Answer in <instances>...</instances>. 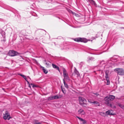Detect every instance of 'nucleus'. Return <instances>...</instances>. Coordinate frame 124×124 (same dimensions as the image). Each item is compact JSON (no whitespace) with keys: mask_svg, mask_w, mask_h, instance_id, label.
Returning a JSON list of instances; mask_svg holds the SVG:
<instances>
[{"mask_svg":"<svg viewBox=\"0 0 124 124\" xmlns=\"http://www.w3.org/2000/svg\"><path fill=\"white\" fill-rule=\"evenodd\" d=\"M115 98V97L112 95H109L105 97L104 100L105 101V103L107 105L109 106L112 107V104L110 103V102L112 101Z\"/></svg>","mask_w":124,"mask_h":124,"instance_id":"1","label":"nucleus"},{"mask_svg":"<svg viewBox=\"0 0 124 124\" xmlns=\"http://www.w3.org/2000/svg\"><path fill=\"white\" fill-rule=\"evenodd\" d=\"M20 53H18L13 50L9 51L8 53V54L11 56H13L18 55H19Z\"/></svg>","mask_w":124,"mask_h":124,"instance_id":"4","label":"nucleus"},{"mask_svg":"<svg viewBox=\"0 0 124 124\" xmlns=\"http://www.w3.org/2000/svg\"><path fill=\"white\" fill-rule=\"evenodd\" d=\"M63 82L64 84V83H65V80L64 79H63Z\"/></svg>","mask_w":124,"mask_h":124,"instance_id":"32","label":"nucleus"},{"mask_svg":"<svg viewBox=\"0 0 124 124\" xmlns=\"http://www.w3.org/2000/svg\"><path fill=\"white\" fill-rule=\"evenodd\" d=\"M52 65L53 67L54 68L56 69L57 70H58L59 71V68L58 66L53 64H52Z\"/></svg>","mask_w":124,"mask_h":124,"instance_id":"16","label":"nucleus"},{"mask_svg":"<svg viewBox=\"0 0 124 124\" xmlns=\"http://www.w3.org/2000/svg\"><path fill=\"white\" fill-rule=\"evenodd\" d=\"M33 122L34 124H37L38 122H39L38 120H34Z\"/></svg>","mask_w":124,"mask_h":124,"instance_id":"22","label":"nucleus"},{"mask_svg":"<svg viewBox=\"0 0 124 124\" xmlns=\"http://www.w3.org/2000/svg\"><path fill=\"white\" fill-rule=\"evenodd\" d=\"M117 105L122 109L124 110V105L119 103H117Z\"/></svg>","mask_w":124,"mask_h":124,"instance_id":"12","label":"nucleus"},{"mask_svg":"<svg viewBox=\"0 0 124 124\" xmlns=\"http://www.w3.org/2000/svg\"><path fill=\"white\" fill-rule=\"evenodd\" d=\"M79 114L84 115L85 114V112L84 110L82 109H80L78 111Z\"/></svg>","mask_w":124,"mask_h":124,"instance_id":"10","label":"nucleus"},{"mask_svg":"<svg viewBox=\"0 0 124 124\" xmlns=\"http://www.w3.org/2000/svg\"><path fill=\"white\" fill-rule=\"evenodd\" d=\"M20 75L27 82V83L28 84H29V82L27 80V78L26 76H25L24 75H22V74H20Z\"/></svg>","mask_w":124,"mask_h":124,"instance_id":"15","label":"nucleus"},{"mask_svg":"<svg viewBox=\"0 0 124 124\" xmlns=\"http://www.w3.org/2000/svg\"><path fill=\"white\" fill-rule=\"evenodd\" d=\"M105 78L106 79V80L109 79V78L108 77V71H106L105 72Z\"/></svg>","mask_w":124,"mask_h":124,"instance_id":"11","label":"nucleus"},{"mask_svg":"<svg viewBox=\"0 0 124 124\" xmlns=\"http://www.w3.org/2000/svg\"><path fill=\"white\" fill-rule=\"evenodd\" d=\"M27 77L28 78H29L30 79H31L30 78V77L29 76H27Z\"/></svg>","mask_w":124,"mask_h":124,"instance_id":"37","label":"nucleus"},{"mask_svg":"<svg viewBox=\"0 0 124 124\" xmlns=\"http://www.w3.org/2000/svg\"><path fill=\"white\" fill-rule=\"evenodd\" d=\"M46 65H47L48 66H49V63H48L46 62Z\"/></svg>","mask_w":124,"mask_h":124,"instance_id":"29","label":"nucleus"},{"mask_svg":"<svg viewBox=\"0 0 124 124\" xmlns=\"http://www.w3.org/2000/svg\"><path fill=\"white\" fill-rule=\"evenodd\" d=\"M43 31L44 32H45V31Z\"/></svg>","mask_w":124,"mask_h":124,"instance_id":"38","label":"nucleus"},{"mask_svg":"<svg viewBox=\"0 0 124 124\" xmlns=\"http://www.w3.org/2000/svg\"><path fill=\"white\" fill-rule=\"evenodd\" d=\"M62 92H63L64 93H65L64 92V91H63V89H62Z\"/></svg>","mask_w":124,"mask_h":124,"instance_id":"34","label":"nucleus"},{"mask_svg":"<svg viewBox=\"0 0 124 124\" xmlns=\"http://www.w3.org/2000/svg\"><path fill=\"white\" fill-rule=\"evenodd\" d=\"M118 74L120 75H124V71L122 69H119L117 70Z\"/></svg>","mask_w":124,"mask_h":124,"instance_id":"7","label":"nucleus"},{"mask_svg":"<svg viewBox=\"0 0 124 124\" xmlns=\"http://www.w3.org/2000/svg\"><path fill=\"white\" fill-rule=\"evenodd\" d=\"M113 107L115 108H116V106H114Z\"/></svg>","mask_w":124,"mask_h":124,"instance_id":"35","label":"nucleus"},{"mask_svg":"<svg viewBox=\"0 0 124 124\" xmlns=\"http://www.w3.org/2000/svg\"><path fill=\"white\" fill-rule=\"evenodd\" d=\"M107 81V85H108L110 84V82L109 81V79L106 80Z\"/></svg>","mask_w":124,"mask_h":124,"instance_id":"24","label":"nucleus"},{"mask_svg":"<svg viewBox=\"0 0 124 124\" xmlns=\"http://www.w3.org/2000/svg\"><path fill=\"white\" fill-rule=\"evenodd\" d=\"M62 71L63 75H66V74L68 73L67 71L66 70V69L64 68H63Z\"/></svg>","mask_w":124,"mask_h":124,"instance_id":"17","label":"nucleus"},{"mask_svg":"<svg viewBox=\"0 0 124 124\" xmlns=\"http://www.w3.org/2000/svg\"><path fill=\"white\" fill-rule=\"evenodd\" d=\"M21 33L23 35H26V31L24 30L22 31H21Z\"/></svg>","mask_w":124,"mask_h":124,"instance_id":"19","label":"nucleus"},{"mask_svg":"<svg viewBox=\"0 0 124 124\" xmlns=\"http://www.w3.org/2000/svg\"><path fill=\"white\" fill-rule=\"evenodd\" d=\"M99 114L100 115L102 116H106V113L104 112H100Z\"/></svg>","mask_w":124,"mask_h":124,"instance_id":"18","label":"nucleus"},{"mask_svg":"<svg viewBox=\"0 0 124 124\" xmlns=\"http://www.w3.org/2000/svg\"><path fill=\"white\" fill-rule=\"evenodd\" d=\"M40 67L41 68H42V70H43V72L45 73L46 74V73H47L48 72V71L47 70L45 69V68L44 67L42 66H41Z\"/></svg>","mask_w":124,"mask_h":124,"instance_id":"13","label":"nucleus"},{"mask_svg":"<svg viewBox=\"0 0 124 124\" xmlns=\"http://www.w3.org/2000/svg\"><path fill=\"white\" fill-rule=\"evenodd\" d=\"M65 86L67 88H68V85L66 83H64Z\"/></svg>","mask_w":124,"mask_h":124,"instance_id":"26","label":"nucleus"},{"mask_svg":"<svg viewBox=\"0 0 124 124\" xmlns=\"http://www.w3.org/2000/svg\"><path fill=\"white\" fill-rule=\"evenodd\" d=\"M101 64H104V61H102L101 62Z\"/></svg>","mask_w":124,"mask_h":124,"instance_id":"28","label":"nucleus"},{"mask_svg":"<svg viewBox=\"0 0 124 124\" xmlns=\"http://www.w3.org/2000/svg\"><path fill=\"white\" fill-rule=\"evenodd\" d=\"M74 72L78 76H79L80 75L76 69L74 71Z\"/></svg>","mask_w":124,"mask_h":124,"instance_id":"20","label":"nucleus"},{"mask_svg":"<svg viewBox=\"0 0 124 124\" xmlns=\"http://www.w3.org/2000/svg\"><path fill=\"white\" fill-rule=\"evenodd\" d=\"M75 41L78 42H81L86 43L87 42V40L85 38H78L74 39Z\"/></svg>","mask_w":124,"mask_h":124,"instance_id":"3","label":"nucleus"},{"mask_svg":"<svg viewBox=\"0 0 124 124\" xmlns=\"http://www.w3.org/2000/svg\"><path fill=\"white\" fill-rule=\"evenodd\" d=\"M90 0V2H94V1L93 0Z\"/></svg>","mask_w":124,"mask_h":124,"instance_id":"30","label":"nucleus"},{"mask_svg":"<svg viewBox=\"0 0 124 124\" xmlns=\"http://www.w3.org/2000/svg\"><path fill=\"white\" fill-rule=\"evenodd\" d=\"M63 75L64 78L66 80H67L68 81L70 80V78L69 76L68 73L66 74V75Z\"/></svg>","mask_w":124,"mask_h":124,"instance_id":"9","label":"nucleus"},{"mask_svg":"<svg viewBox=\"0 0 124 124\" xmlns=\"http://www.w3.org/2000/svg\"><path fill=\"white\" fill-rule=\"evenodd\" d=\"M88 101L90 103L95 104V106H99L100 105V103L99 102L97 101H92L91 100H88Z\"/></svg>","mask_w":124,"mask_h":124,"instance_id":"6","label":"nucleus"},{"mask_svg":"<svg viewBox=\"0 0 124 124\" xmlns=\"http://www.w3.org/2000/svg\"><path fill=\"white\" fill-rule=\"evenodd\" d=\"M78 100L80 104L84 107H85L87 105L86 100L84 98L81 97H79Z\"/></svg>","mask_w":124,"mask_h":124,"instance_id":"2","label":"nucleus"},{"mask_svg":"<svg viewBox=\"0 0 124 124\" xmlns=\"http://www.w3.org/2000/svg\"><path fill=\"white\" fill-rule=\"evenodd\" d=\"M83 62H81L80 63V65H82V64H83Z\"/></svg>","mask_w":124,"mask_h":124,"instance_id":"31","label":"nucleus"},{"mask_svg":"<svg viewBox=\"0 0 124 124\" xmlns=\"http://www.w3.org/2000/svg\"><path fill=\"white\" fill-rule=\"evenodd\" d=\"M94 58L93 57H89L87 58V61L88 62H89L90 61H93L94 60Z\"/></svg>","mask_w":124,"mask_h":124,"instance_id":"14","label":"nucleus"},{"mask_svg":"<svg viewBox=\"0 0 124 124\" xmlns=\"http://www.w3.org/2000/svg\"><path fill=\"white\" fill-rule=\"evenodd\" d=\"M42 124L41 123L38 122L37 124Z\"/></svg>","mask_w":124,"mask_h":124,"instance_id":"33","label":"nucleus"},{"mask_svg":"<svg viewBox=\"0 0 124 124\" xmlns=\"http://www.w3.org/2000/svg\"><path fill=\"white\" fill-rule=\"evenodd\" d=\"M54 99V96H52L49 97L48 98V100H51Z\"/></svg>","mask_w":124,"mask_h":124,"instance_id":"23","label":"nucleus"},{"mask_svg":"<svg viewBox=\"0 0 124 124\" xmlns=\"http://www.w3.org/2000/svg\"><path fill=\"white\" fill-rule=\"evenodd\" d=\"M93 93L96 95V96H97L99 95V94H98L97 93Z\"/></svg>","mask_w":124,"mask_h":124,"instance_id":"27","label":"nucleus"},{"mask_svg":"<svg viewBox=\"0 0 124 124\" xmlns=\"http://www.w3.org/2000/svg\"><path fill=\"white\" fill-rule=\"evenodd\" d=\"M28 84L29 85V87H30V88H31V86L30 85V83H29V84Z\"/></svg>","mask_w":124,"mask_h":124,"instance_id":"36","label":"nucleus"},{"mask_svg":"<svg viewBox=\"0 0 124 124\" xmlns=\"http://www.w3.org/2000/svg\"><path fill=\"white\" fill-rule=\"evenodd\" d=\"M54 99H57L60 98V97L57 95L54 96Z\"/></svg>","mask_w":124,"mask_h":124,"instance_id":"21","label":"nucleus"},{"mask_svg":"<svg viewBox=\"0 0 124 124\" xmlns=\"http://www.w3.org/2000/svg\"><path fill=\"white\" fill-rule=\"evenodd\" d=\"M3 117V118L5 120L7 119L9 120L11 118V117L10 116V114L7 111H5V114H4Z\"/></svg>","mask_w":124,"mask_h":124,"instance_id":"5","label":"nucleus"},{"mask_svg":"<svg viewBox=\"0 0 124 124\" xmlns=\"http://www.w3.org/2000/svg\"><path fill=\"white\" fill-rule=\"evenodd\" d=\"M112 110H108L106 111V114H107L108 115H113L114 114L112 113Z\"/></svg>","mask_w":124,"mask_h":124,"instance_id":"8","label":"nucleus"},{"mask_svg":"<svg viewBox=\"0 0 124 124\" xmlns=\"http://www.w3.org/2000/svg\"><path fill=\"white\" fill-rule=\"evenodd\" d=\"M31 85L32 86V87L33 88H34L35 87H37V86L33 84H31Z\"/></svg>","mask_w":124,"mask_h":124,"instance_id":"25","label":"nucleus"}]
</instances>
